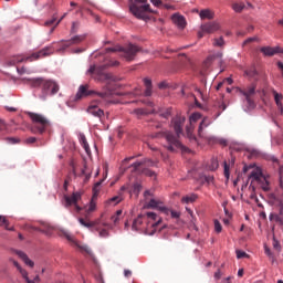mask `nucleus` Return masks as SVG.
Wrapping results in <instances>:
<instances>
[{"mask_svg":"<svg viewBox=\"0 0 283 283\" xmlns=\"http://www.w3.org/2000/svg\"><path fill=\"white\" fill-rule=\"evenodd\" d=\"M185 120L187 118L182 115H177L175 118L171 120V126L175 129L176 135L171 133L170 130H161L159 133H156L154 135V138H165V140L168 143L166 145V149L168 151H171L172 154L175 151H187V147L180 143V135L182 134V127L185 126Z\"/></svg>","mask_w":283,"mask_h":283,"instance_id":"f257e3e1","label":"nucleus"},{"mask_svg":"<svg viewBox=\"0 0 283 283\" xmlns=\"http://www.w3.org/2000/svg\"><path fill=\"white\" fill-rule=\"evenodd\" d=\"M28 83L31 87H39L41 90V93L39 95V98H41V101H46L48 96H54L55 94H59V91L61 90L56 81L45 77L29 78Z\"/></svg>","mask_w":283,"mask_h":283,"instance_id":"f03ea898","label":"nucleus"},{"mask_svg":"<svg viewBox=\"0 0 283 283\" xmlns=\"http://www.w3.org/2000/svg\"><path fill=\"white\" fill-rule=\"evenodd\" d=\"M163 222L161 218H158V214L155 212H147L145 214H139L134 221L132 229L133 231H142L145 233H149V227L156 230Z\"/></svg>","mask_w":283,"mask_h":283,"instance_id":"7ed1b4c3","label":"nucleus"},{"mask_svg":"<svg viewBox=\"0 0 283 283\" xmlns=\"http://www.w3.org/2000/svg\"><path fill=\"white\" fill-rule=\"evenodd\" d=\"M80 224L82 227H85L86 229H90L91 231H96L99 235V238H109V223L107 221L103 220V214L101 218L95 219L94 221L85 220L83 218L78 219Z\"/></svg>","mask_w":283,"mask_h":283,"instance_id":"20e7f679","label":"nucleus"},{"mask_svg":"<svg viewBox=\"0 0 283 283\" xmlns=\"http://www.w3.org/2000/svg\"><path fill=\"white\" fill-rule=\"evenodd\" d=\"M129 10L132 14L136 17V19L145 20L147 19V14H154V10H151L147 0H135L130 3Z\"/></svg>","mask_w":283,"mask_h":283,"instance_id":"39448f33","label":"nucleus"},{"mask_svg":"<svg viewBox=\"0 0 283 283\" xmlns=\"http://www.w3.org/2000/svg\"><path fill=\"white\" fill-rule=\"evenodd\" d=\"M147 167H156V161L151 159H143L142 161H136L130 166L133 174H143L148 176V178H156V171L150 170Z\"/></svg>","mask_w":283,"mask_h":283,"instance_id":"423d86ee","label":"nucleus"},{"mask_svg":"<svg viewBox=\"0 0 283 283\" xmlns=\"http://www.w3.org/2000/svg\"><path fill=\"white\" fill-rule=\"evenodd\" d=\"M28 116L29 118H31L34 125L33 128L31 129L33 134H36V132L39 134H43V132H45V129H48V127L50 126V120H48V118L44 115L29 112Z\"/></svg>","mask_w":283,"mask_h":283,"instance_id":"0eeeda50","label":"nucleus"},{"mask_svg":"<svg viewBox=\"0 0 283 283\" xmlns=\"http://www.w3.org/2000/svg\"><path fill=\"white\" fill-rule=\"evenodd\" d=\"M106 52H122V56L127 61H134L136 59V54L140 52V49L135 44H127L126 46H114L107 48Z\"/></svg>","mask_w":283,"mask_h":283,"instance_id":"6e6552de","label":"nucleus"},{"mask_svg":"<svg viewBox=\"0 0 283 283\" xmlns=\"http://www.w3.org/2000/svg\"><path fill=\"white\" fill-rule=\"evenodd\" d=\"M54 54V46H45L44 49L40 50L39 52L33 53L31 56L25 57L23 55H18L13 57V63H23V61H38V59H43L45 56H51Z\"/></svg>","mask_w":283,"mask_h":283,"instance_id":"1a4fd4ad","label":"nucleus"},{"mask_svg":"<svg viewBox=\"0 0 283 283\" xmlns=\"http://www.w3.org/2000/svg\"><path fill=\"white\" fill-rule=\"evenodd\" d=\"M94 94L95 96H98V98H102V99L107 98V93H98V92L92 91L90 90V85L85 84L78 87V91L75 95V101H81V98H87V96H92Z\"/></svg>","mask_w":283,"mask_h":283,"instance_id":"9d476101","label":"nucleus"},{"mask_svg":"<svg viewBox=\"0 0 283 283\" xmlns=\"http://www.w3.org/2000/svg\"><path fill=\"white\" fill-rule=\"evenodd\" d=\"M78 200H81V192H73L71 196H64V207L70 209V207H74V211L80 213L81 207L78 205Z\"/></svg>","mask_w":283,"mask_h":283,"instance_id":"9b49d317","label":"nucleus"},{"mask_svg":"<svg viewBox=\"0 0 283 283\" xmlns=\"http://www.w3.org/2000/svg\"><path fill=\"white\" fill-rule=\"evenodd\" d=\"M105 67H107V66L106 65H102V66L92 65L88 69L87 74H96L95 80L99 81L102 83L105 81H109V80H112V75L103 72V70H105Z\"/></svg>","mask_w":283,"mask_h":283,"instance_id":"f8f14e48","label":"nucleus"},{"mask_svg":"<svg viewBox=\"0 0 283 283\" xmlns=\"http://www.w3.org/2000/svg\"><path fill=\"white\" fill-rule=\"evenodd\" d=\"M220 30V23L218 22H208L203 23L200 27V31L198 32V39H202L205 34H213Z\"/></svg>","mask_w":283,"mask_h":283,"instance_id":"ddd939ff","label":"nucleus"},{"mask_svg":"<svg viewBox=\"0 0 283 283\" xmlns=\"http://www.w3.org/2000/svg\"><path fill=\"white\" fill-rule=\"evenodd\" d=\"M67 242H70L71 247H74V249H78V251L81 253H86L87 255H91L92 254V250L87 247V245H83L81 244L76 238H74V235L70 234V233H65V237H64Z\"/></svg>","mask_w":283,"mask_h":283,"instance_id":"4468645a","label":"nucleus"},{"mask_svg":"<svg viewBox=\"0 0 283 283\" xmlns=\"http://www.w3.org/2000/svg\"><path fill=\"white\" fill-rule=\"evenodd\" d=\"M83 41H85V35H75L71 40L66 41L62 40L60 42V48L57 49V52H65V50H67V48H70L71 45H78V43H83Z\"/></svg>","mask_w":283,"mask_h":283,"instance_id":"2eb2a0df","label":"nucleus"},{"mask_svg":"<svg viewBox=\"0 0 283 283\" xmlns=\"http://www.w3.org/2000/svg\"><path fill=\"white\" fill-rule=\"evenodd\" d=\"M240 92L244 95L249 109H253L255 107V102H253V96H255V85L252 84Z\"/></svg>","mask_w":283,"mask_h":283,"instance_id":"dca6fc26","label":"nucleus"},{"mask_svg":"<svg viewBox=\"0 0 283 283\" xmlns=\"http://www.w3.org/2000/svg\"><path fill=\"white\" fill-rule=\"evenodd\" d=\"M106 178H107V167H105V177L102 180L97 181L93 188L94 195H93L90 206L86 210L87 213H93V211H96V201H95L96 193H98V187H101L103 185V182Z\"/></svg>","mask_w":283,"mask_h":283,"instance_id":"f3484780","label":"nucleus"},{"mask_svg":"<svg viewBox=\"0 0 283 283\" xmlns=\"http://www.w3.org/2000/svg\"><path fill=\"white\" fill-rule=\"evenodd\" d=\"M147 208L148 209H158L159 211H161V213L169 216V208L163 206V202L160 200L150 199L147 202Z\"/></svg>","mask_w":283,"mask_h":283,"instance_id":"a211bd4d","label":"nucleus"},{"mask_svg":"<svg viewBox=\"0 0 283 283\" xmlns=\"http://www.w3.org/2000/svg\"><path fill=\"white\" fill-rule=\"evenodd\" d=\"M12 262H13V266L17 268V270L19 271V273L21 274L23 280H25L27 283H39L40 282L39 275H36L33 280H30V277L28 276V271H25L23 268H21L19 262H17V261H12Z\"/></svg>","mask_w":283,"mask_h":283,"instance_id":"6ab92c4d","label":"nucleus"},{"mask_svg":"<svg viewBox=\"0 0 283 283\" xmlns=\"http://www.w3.org/2000/svg\"><path fill=\"white\" fill-rule=\"evenodd\" d=\"M261 52L264 54V56H275V54H283V50L280 46H263L261 48Z\"/></svg>","mask_w":283,"mask_h":283,"instance_id":"aec40b11","label":"nucleus"},{"mask_svg":"<svg viewBox=\"0 0 283 283\" xmlns=\"http://www.w3.org/2000/svg\"><path fill=\"white\" fill-rule=\"evenodd\" d=\"M13 253H15V255H18L19 259L22 260L24 264H27V266H30L31 269L34 266V261L30 260V258H28V254H25V252L21 250H14Z\"/></svg>","mask_w":283,"mask_h":283,"instance_id":"412c9836","label":"nucleus"},{"mask_svg":"<svg viewBox=\"0 0 283 283\" xmlns=\"http://www.w3.org/2000/svg\"><path fill=\"white\" fill-rule=\"evenodd\" d=\"M172 22L176 27H178L180 30H185V27L187 25V21L185 20V17L180 14H174L172 15Z\"/></svg>","mask_w":283,"mask_h":283,"instance_id":"4be33fe9","label":"nucleus"},{"mask_svg":"<svg viewBox=\"0 0 283 283\" xmlns=\"http://www.w3.org/2000/svg\"><path fill=\"white\" fill-rule=\"evenodd\" d=\"M88 114H92V116H96L97 118H103L104 112L103 109L98 108V106L91 104L87 108Z\"/></svg>","mask_w":283,"mask_h":283,"instance_id":"5701e85b","label":"nucleus"},{"mask_svg":"<svg viewBox=\"0 0 283 283\" xmlns=\"http://www.w3.org/2000/svg\"><path fill=\"white\" fill-rule=\"evenodd\" d=\"M250 178H252V180H255V182H262V178H264V175H262V170L260 168H255L250 174Z\"/></svg>","mask_w":283,"mask_h":283,"instance_id":"b1692460","label":"nucleus"},{"mask_svg":"<svg viewBox=\"0 0 283 283\" xmlns=\"http://www.w3.org/2000/svg\"><path fill=\"white\" fill-rule=\"evenodd\" d=\"M80 143L83 149L86 151L87 156H92V149L90 148V144L87 143L85 135H80Z\"/></svg>","mask_w":283,"mask_h":283,"instance_id":"393cba45","label":"nucleus"},{"mask_svg":"<svg viewBox=\"0 0 283 283\" xmlns=\"http://www.w3.org/2000/svg\"><path fill=\"white\" fill-rule=\"evenodd\" d=\"M0 227H4L7 231H14V227L10 228V221L3 216H0Z\"/></svg>","mask_w":283,"mask_h":283,"instance_id":"a878e982","label":"nucleus"},{"mask_svg":"<svg viewBox=\"0 0 283 283\" xmlns=\"http://www.w3.org/2000/svg\"><path fill=\"white\" fill-rule=\"evenodd\" d=\"M209 125H211V119H209V117H205L199 125V136L202 135V129L209 127Z\"/></svg>","mask_w":283,"mask_h":283,"instance_id":"bb28decb","label":"nucleus"},{"mask_svg":"<svg viewBox=\"0 0 283 283\" xmlns=\"http://www.w3.org/2000/svg\"><path fill=\"white\" fill-rule=\"evenodd\" d=\"M200 19H213V12L209 9L201 10L199 13Z\"/></svg>","mask_w":283,"mask_h":283,"instance_id":"cd10ccee","label":"nucleus"},{"mask_svg":"<svg viewBox=\"0 0 283 283\" xmlns=\"http://www.w3.org/2000/svg\"><path fill=\"white\" fill-rule=\"evenodd\" d=\"M220 167V164L218 163V159L212 158L210 163L208 164L209 171H216Z\"/></svg>","mask_w":283,"mask_h":283,"instance_id":"c85d7f7f","label":"nucleus"},{"mask_svg":"<svg viewBox=\"0 0 283 283\" xmlns=\"http://www.w3.org/2000/svg\"><path fill=\"white\" fill-rule=\"evenodd\" d=\"M144 85L146 87L145 96H151V80L144 78Z\"/></svg>","mask_w":283,"mask_h":283,"instance_id":"c756f323","label":"nucleus"},{"mask_svg":"<svg viewBox=\"0 0 283 283\" xmlns=\"http://www.w3.org/2000/svg\"><path fill=\"white\" fill-rule=\"evenodd\" d=\"M214 59H222V52H217L213 55H209L206 60V65H211Z\"/></svg>","mask_w":283,"mask_h":283,"instance_id":"7c9ffc66","label":"nucleus"},{"mask_svg":"<svg viewBox=\"0 0 283 283\" xmlns=\"http://www.w3.org/2000/svg\"><path fill=\"white\" fill-rule=\"evenodd\" d=\"M212 45L214 48H224V38L223 36L214 38L212 40Z\"/></svg>","mask_w":283,"mask_h":283,"instance_id":"2f4dec72","label":"nucleus"},{"mask_svg":"<svg viewBox=\"0 0 283 283\" xmlns=\"http://www.w3.org/2000/svg\"><path fill=\"white\" fill-rule=\"evenodd\" d=\"M120 202H123V193H120V192L117 196L112 197L108 200V205H118Z\"/></svg>","mask_w":283,"mask_h":283,"instance_id":"473e14b6","label":"nucleus"},{"mask_svg":"<svg viewBox=\"0 0 283 283\" xmlns=\"http://www.w3.org/2000/svg\"><path fill=\"white\" fill-rule=\"evenodd\" d=\"M244 8H247V4H244V2L232 3V10H234V12H242V10H244Z\"/></svg>","mask_w":283,"mask_h":283,"instance_id":"72a5a7b5","label":"nucleus"},{"mask_svg":"<svg viewBox=\"0 0 283 283\" xmlns=\"http://www.w3.org/2000/svg\"><path fill=\"white\" fill-rule=\"evenodd\" d=\"M197 199H198V196L190 195V196L182 197L181 202H184L185 205H189V202H196Z\"/></svg>","mask_w":283,"mask_h":283,"instance_id":"f704fd0d","label":"nucleus"},{"mask_svg":"<svg viewBox=\"0 0 283 283\" xmlns=\"http://www.w3.org/2000/svg\"><path fill=\"white\" fill-rule=\"evenodd\" d=\"M272 94H273V96H274V101H275V103H276V106H277V107L281 106L282 101H283V95L280 94V93H277V91H272Z\"/></svg>","mask_w":283,"mask_h":283,"instance_id":"c9c22d12","label":"nucleus"},{"mask_svg":"<svg viewBox=\"0 0 283 283\" xmlns=\"http://www.w3.org/2000/svg\"><path fill=\"white\" fill-rule=\"evenodd\" d=\"M34 231H41L42 233H50L52 227L50 224L43 223L41 228H33Z\"/></svg>","mask_w":283,"mask_h":283,"instance_id":"e433bc0d","label":"nucleus"},{"mask_svg":"<svg viewBox=\"0 0 283 283\" xmlns=\"http://www.w3.org/2000/svg\"><path fill=\"white\" fill-rule=\"evenodd\" d=\"M270 218L271 220H275L277 224L283 226V210L280 211V214H275V216L272 214Z\"/></svg>","mask_w":283,"mask_h":283,"instance_id":"4c0bfd02","label":"nucleus"},{"mask_svg":"<svg viewBox=\"0 0 283 283\" xmlns=\"http://www.w3.org/2000/svg\"><path fill=\"white\" fill-rule=\"evenodd\" d=\"M201 180H203V182H206L207 185H213V182H216V178L211 175H203L201 177Z\"/></svg>","mask_w":283,"mask_h":283,"instance_id":"58836bf2","label":"nucleus"},{"mask_svg":"<svg viewBox=\"0 0 283 283\" xmlns=\"http://www.w3.org/2000/svg\"><path fill=\"white\" fill-rule=\"evenodd\" d=\"M120 216H123V210H117L115 214L111 217L112 222H114V224H118V220H120Z\"/></svg>","mask_w":283,"mask_h":283,"instance_id":"ea45409f","label":"nucleus"},{"mask_svg":"<svg viewBox=\"0 0 283 283\" xmlns=\"http://www.w3.org/2000/svg\"><path fill=\"white\" fill-rule=\"evenodd\" d=\"M259 182L263 191H270L271 188L269 187V180H266V177L262 178V180Z\"/></svg>","mask_w":283,"mask_h":283,"instance_id":"a19ab883","label":"nucleus"},{"mask_svg":"<svg viewBox=\"0 0 283 283\" xmlns=\"http://www.w3.org/2000/svg\"><path fill=\"white\" fill-rule=\"evenodd\" d=\"M223 167H224V170H223L224 177L227 178V180H229V178L231 176V174H230L231 166L229 164H227V161H224Z\"/></svg>","mask_w":283,"mask_h":283,"instance_id":"79ce46f5","label":"nucleus"},{"mask_svg":"<svg viewBox=\"0 0 283 283\" xmlns=\"http://www.w3.org/2000/svg\"><path fill=\"white\" fill-rule=\"evenodd\" d=\"M200 118H202V115H200V113H193L191 116H190V125L192 123H198V120H200Z\"/></svg>","mask_w":283,"mask_h":283,"instance_id":"37998d69","label":"nucleus"},{"mask_svg":"<svg viewBox=\"0 0 283 283\" xmlns=\"http://www.w3.org/2000/svg\"><path fill=\"white\" fill-rule=\"evenodd\" d=\"M214 231L217 233H222V224L218 220H214Z\"/></svg>","mask_w":283,"mask_h":283,"instance_id":"c03bdc74","label":"nucleus"},{"mask_svg":"<svg viewBox=\"0 0 283 283\" xmlns=\"http://www.w3.org/2000/svg\"><path fill=\"white\" fill-rule=\"evenodd\" d=\"M142 189H143V185H140L139 182L134 184L133 186L134 193H140Z\"/></svg>","mask_w":283,"mask_h":283,"instance_id":"a18cd8bd","label":"nucleus"},{"mask_svg":"<svg viewBox=\"0 0 283 283\" xmlns=\"http://www.w3.org/2000/svg\"><path fill=\"white\" fill-rule=\"evenodd\" d=\"M169 214L171 216V218H175L176 220H178V218H180V212L171 210V209H169V211H168V216Z\"/></svg>","mask_w":283,"mask_h":283,"instance_id":"49530a36","label":"nucleus"},{"mask_svg":"<svg viewBox=\"0 0 283 283\" xmlns=\"http://www.w3.org/2000/svg\"><path fill=\"white\" fill-rule=\"evenodd\" d=\"M237 258L238 260H242V258H248V254L242 250H237Z\"/></svg>","mask_w":283,"mask_h":283,"instance_id":"de8ad7c7","label":"nucleus"},{"mask_svg":"<svg viewBox=\"0 0 283 283\" xmlns=\"http://www.w3.org/2000/svg\"><path fill=\"white\" fill-rule=\"evenodd\" d=\"M156 8H163V0H150Z\"/></svg>","mask_w":283,"mask_h":283,"instance_id":"09e8293b","label":"nucleus"},{"mask_svg":"<svg viewBox=\"0 0 283 283\" xmlns=\"http://www.w3.org/2000/svg\"><path fill=\"white\" fill-rule=\"evenodd\" d=\"M273 248L275 249V251H281L282 247L280 245V241L277 240H273Z\"/></svg>","mask_w":283,"mask_h":283,"instance_id":"8fccbe9b","label":"nucleus"},{"mask_svg":"<svg viewBox=\"0 0 283 283\" xmlns=\"http://www.w3.org/2000/svg\"><path fill=\"white\" fill-rule=\"evenodd\" d=\"M25 145H33V143H36V137H29L24 140Z\"/></svg>","mask_w":283,"mask_h":283,"instance_id":"3c124183","label":"nucleus"},{"mask_svg":"<svg viewBox=\"0 0 283 283\" xmlns=\"http://www.w3.org/2000/svg\"><path fill=\"white\" fill-rule=\"evenodd\" d=\"M253 41H258V38H248L244 42H243V46L244 45H249V43H253Z\"/></svg>","mask_w":283,"mask_h":283,"instance_id":"603ef678","label":"nucleus"},{"mask_svg":"<svg viewBox=\"0 0 283 283\" xmlns=\"http://www.w3.org/2000/svg\"><path fill=\"white\" fill-rule=\"evenodd\" d=\"M70 182H72V177H67L64 180V191H67V187H69Z\"/></svg>","mask_w":283,"mask_h":283,"instance_id":"864d4df0","label":"nucleus"},{"mask_svg":"<svg viewBox=\"0 0 283 283\" xmlns=\"http://www.w3.org/2000/svg\"><path fill=\"white\" fill-rule=\"evenodd\" d=\"M130 94L132 96H140L143 94V91H140V88H135V91Z\"/></svg>","mask_w":283,"mask_h":283,"instance_id":"5fc2aeb1","label":"nucleus"},{"mask_svg":"<svg viewBox=\"0 0 283 283\" xmlns=\"http://www.w3.org/2000/svg\"><path fill=\"white\" fill-rule=\"evenodd\" d=\"M107 65L111 66V67H117V65H120V62H118V61H111Z\"/></svg>","mask_w":283,"mask_h":283,"instance_id":"6e6d98bb","label":"nucleus"},{"mask_svg":"<svg viewBox=\"0 0 283 283\" xmlns=\"http://www.w3.org/2000/svg\"><path fill=\"white\" fill-rule=\"evenodd\" d=\"M134 113L137 114L138 116H143V114H145V111H143V108H136Z\"/></svg>","mask_w":283,"mask_h":283,"instance_id":"4d7b16f0","label":"nucleus"},{"mask_svg":"<svg viewBox=\"0 0 283 283\" xmlns=\"http://www.w3.org/2000/svg\"><path fill=\"white\" fill-rule=\"evenodd\" d=\"M220 277H222V272L220 270H218L216 273H214V279L216 280H220Z\"/></svg>","mask_w":283,"mask_h":283,"instance_id":"13d9d810","label":"nucleus"},{"mask_svg":"<svg viewBox=\"0 0 283 283\" xmlns=\"http://www.w3.org/2000/svg\"><path fill=\"white\" fill-rule=\"evenodd\" d=\"M6 129V122L3 119H0V132H3Z\"/></svg>","mask_w":283,"mask_h":283,"instance_id":"bf43d9fd","label":"nucleus"},{"mask_svg":"<svg viewBox=\"0 0 283 283\" xmlns=\"http://www.w3.org/2000/svg\"><path fill=\"white\" fill-rule=\"evenodd\" d=\"M124 275H125V277H132V271L130 270H125Z\"/></svg>","mask_w":283,"mask_h":283,"instance_id":"052dcab7","label":"nucleus"},{"mask_svg":"<svg viewBox=\"0 0 283 283\" xmlns=\"http://www.w3.org/2000/svg\"><path fill=\"white\" fill-rule=\"evenodd\" d=\"M149 196H151V191L146 190V191L144 192L145 200H148Z\"/></svg>","mask_w":283,"mask_h":283,"instance_id":"680f3d73","label":"nucleus"},{"mask_svg":"<svg viewBox=\"0 0 283 283\" xmlns=\"http://www.w3.org/2000/svg\"><path fill=\"white\" fill-rule=\"evenodd\" d=\"M82 176H85V182H87V180H90V174H85V169H82Z\"/></svg>","mask_w":283,"mask_h":283,"instance_id":"e2e57ef3","label":"nucleus"},{"mask_svg":"<svg viewBox=\"0 0 283 283\" xmlns=\"http://www.w3.org/2000/svg\"><path fill=\"white\" fill-rule=\"evenodd\" d=\"M219 145L227 147V145H228L227 139H219Z\"/></svg>","mask_w":283,"mask_h":283,"instance_id":"0e129e2a","label":"nucleus"},{"mask_svg":"<svg viewBox=\"0 0 283 283\" xmlns=\"http://www.w3.org/2000/svg\"><path fill=\"white\" fill-rule=\"evenodd\" d=\"M54 19H52V20H49V21H46L45 23H44V25H54Z\"/></svg>","mask_w":283,"mask_h":283,"instance_id":"69168bd1","label":"nucleus"},{"mask_svg":"<svg viewBox=\"0 0 283 283\" xmlns=\"http://www.w3.org/2000/svg\"><path fill=\"white\" fill-rule=\"evenodd\" d=\"M265 254H268L269 258H271V255H272V254H271V249H269V248L265 247Z\"/></svg>","mask_w":283,"mask_h":283,"instance_id":"338daca9","label":"nucleus"},{"mask_svg":"<svg viewBox=\"0 0 283 283\" xmlns=\"http://www.w3.org/2000/svg\"><path fill=\"white\" fill-rule=\"evenodd\" d=\"M277 108L280 109L282 116H283V104H281V106H277Z\"/></svg>","mask_w":283,"mask_h":283,"instance_id":"774afa93","label":"nucleus"}]
</instances>
